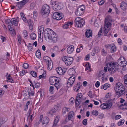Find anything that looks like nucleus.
Segmentation results:
<instances>
[{
	"label": "nucleus",
	"instance_id": "obj_19",
	"mask_svg": "<svg viewBox=\"0 0 127 127\" xmlns=\"http://www.w3.org/2000/svg\"><path fill=\"white\" fill-rule=\"evenodd\" d=\"M68 75L71 76H75L76 72L74 69L73 68H71L68 70Z\"/></svg>",
	"mask_w": 127,
	"mask_h": 127
},
{
	"label": "nucleus",
	"instance_id": "obj_21",
	"mask_svg": "<svg viewBox=\"0 0 127 127\" xmlns=\"http://www.w3.org/2000/svg\"><path fill=\"white\" fill-rule=\"evenodd\" d=\"M19 21V18L18 17H17L16 19L13 18L11 19V22L15 26H17L18 25V23Z\"/></svg>",
	"mask_w": 127,
	"mask_h": 127
},
{
	"label": "nucleus",
	"instance_id": "obj_39",
	"mask_svg": "<svg viewBox=\"0 0 127 127\" xmlns=\"http://www.w3.org/2000/svg\"><path fill=\"white\" fill-rule=\"evenodd\" d=\"M20 15L22 20L24 21H25V20L26 19V18L24 13L23 12H21L20 13Z\"/></svg>",
	"mask_w": 127,
	"mask_h": 127
},
{
	"label": "nucleus",
	"instance_id": "obj_6",
	"mask_svg": "<svg viewBox=\"0 0 127 127\" xmlns=\"http://www.w3.org/2000/svg\"><path fill=\"white\" fill-rule=\"evenodd\" d=\"M111 25V24L109 21L108 19L106 18L105 20V25L103 31V33L105 34L104 35H106V34L108 32L109 28Z\"/></svg>",
	"mask_w": 127,
	"mask_h": 127
},
{
	"label": "nucleus",
	"instance_id": "obj_29",
	"mask_svg": "<svg viewBox=\"0 0 127 127\" xmlns=\"http://www.w3.org/2000/svg\"><path fill=\"white\" fill-rule=\"evenodd\" d=\"M59 116H57L55 118L54 120V124L52 126V127L55 126L57 125L59 121Z\"/></svg>",
	"mask_w": 127,
	"mask_h": 127
},
{
	"label": "nucleus",
	"instance_id": "obj_31",
	"mask_svg": "<svg viewBox=\"0 0 127 127\" xmlns=\"http://www.w3.org/2000/svg\"><path fill=\"white\" fill-rule=\"evenodd\" d=\"M127 5V4L125 2L123 1L121 3L120 7L121 9H124L125 8V7Z\"/></svg>",
	"mask_w": 127,
	"mask_h": 127
},
{
	"label": "nucleus",
	"instance_id": "obj_4",
	"mask_svg": "<svg viewBox=\"0 0 127 127\" xmlns=\"http://www.w3.org/2000/svg\"><path fill=\"white\" fill-rule=\"evenodd\" d=\"M85 20L82 18L79 17H77L75 20L74 24L77 27H82L85 23Z\"/></svg>",
	"mask_w": 127,
	"mask_h": 127
},
{
	"label": "nucleus",
	"instance_id": "obj_5",
	"mask_svg": "<svg viewBox=\"0 0 127 127\" xmlns=\"http://www.w3.org/2000/svg\"><path fill=\"white\" fill-rule=\"evenodd\" d=\"M43 60L46 63L48 69L49 70H51L53 68V63L51 59L48 56H45L43 57Z\"/></svg>",
	"mask_w": 127,
	"mask_h": 127
},
{
	"label": "nucleus",
	"instance_id": "obj_59",
	"mask_svg": "<svg viewBox=\"0 0 127 127\" xmlns=\"http://www.w3.org/2000/svg\"><path fill=\"white\" fill-rule=\"evenodd\" d=\"M90 56L89 54H87L85 57V60L86 61L88 60L90 58Z\"/></svg>",
	"mask_w": 127,
	"mask_h": 127
},
{
	"label": "nucleus",
	"instance_id": "obj_43",
	"mask_svg": "<svg viewBox=\"0 0 127 127\" xmlns=\"http://www.w3.org/2000/svg\"><path fill=\"white\" fill-rule=\"evenodd\" d=\"M57 109H55V108H54L51 111H50L48 113V114H50L51 115H52L53 113H55L57 111Z\"/></svg>",
	"mask_w": 127,
	"mask_h": 127
},
{
	"label": "nucleus",
	"instance_id": "obj_2",
	"mask_svg": "<svg viewBox=\"0 0 127 127\" xmlns=\"http://www.w3.org/2000/svg\"><path fill=\"white\" fill-rule=\"evenodd\" d=\"M59 78L56 77H51L49 78V82L51 85H54L57 90L60 89L61 85L59 83Z\"/></svg>",
	"mask_w": 127,
	"mask_h": 127
},
{
	"label": "nucleus",
	"instance_id": "obj_56",
	"mask_svg": "<svg viewBox=\"0 0 127 127\" xmlns=\"http://www.w3.org/2000/svg\"><path fill=\"white\" fill-rule=\"evenodd\" d=\"M87 120L86 119H84L83 121V124L85 125H87Z\"/></svg>",
	"mask_w": 127,
	"mask_h": 127
},
{
	"label": "nucleus",
	"instance_id": "obj_42",
	"mask_svg": "<svg viewBox=\"0 0 127 127\" xmlns=\"http://www.w3.org/2000/svg\"><path fill=\"white\" fill-rule=\"evenodd\" d=\"M124 60V61L120 62V63L122 64L121 66L122 67L125 66L127 64V62L125 61V59Z\"/></svg>",
	"mask_w": 127,
	"mask_h": 127
},
{
	"label": "nucleus",
	"instance_id": "obj_61",
	"mask_svg": "<svg viewBox=\"0 0 127 127\" xmlns=\"http://www.w3.org/2000/svg\"><path fill=\"white\" fill-rule=\"evenodd\" d=\"M32 110V109L31 108H30L29 111H28V113L29 114V116H28V118H29L30 116V115L31 114V112Z\"/></svg>",
	"mask_w": 127,
	"mask_h": 127
},
{
	"label": "nucleus",
	"instance_id": "obj_32",
	"mask_svg": "<svg viewBox=\"0 0 127 127\" xmlns=\"http://www.w3.org/2000/svg\"><path fill=\"white\" fill-rule=\"evenodd\" d=\"M75 14L76 15L79 16L83 14V12L78 8L77 11L75 12Z\"/></svg>",
	"mask_w": 127,
	"mask_h": 127
},
{
	"label": "nucleus",
	"instance_id": "obj_7",
	"mask_svg": "<svg viewBox=\"0 0 127 127\" xmlns=\"http://www.w3.org/2000/svg\"><path fill=\"white\" fill-rule=\"evenodd\" d=\"M53 8L55 10H58L63 7L62 4L60 2L55 1L52 2Z\"/></svg>",
	"mask_w": 127,
	"mask_h": 127
},
{
	"label": "nucleus",
	"instance_id": "obj_55",
	"mask_svg": "<svg viewBox=\"0 0 127 127\" xmlns=\"http://www.w3.org/2000/svg\"><path fill=\"white\" fill-rule=\"evenodd\" d=\"M102 28H101L99 31L98 33V36L99 37H100V36L101 35V33H102Z\"/></svg>",
	"mask_w": 127,
	"mask_h": 127
},
{
	"label": "nucleus",
	"instance_id": "obj_64",
	"mask_svg": "<svg viewBox=\"0 0 127 127\" xmlns=\"http://www.w3.org/2000/svg\"><path fill=\"white\" fill-rule=\"evenodd\" d=\"M121 117V115H116L115 116V119L116 120L119 119H120Z\"/></svg>",
	"mask_w": 127,
	"mask_h": 127
},
{
	"label": "nucleus",
	"instance_id": "obj_10",
	"mask_svg": "<svg viewBox=\"0 0 127 127\" xmlns=\"http://www.w3.org/2000/svg\"><path fill=\"white\" fill-rule=\"evenodd\" d=\"M115 91H120V92L122 93H124L125 91V87L120 83H117L115 87Z\"/></svg>",
	"mask_w": 127,
	"mask_h": 127
},
{
	"label": "nucleus",
	"instance_id": "obj_33",
	"mask_svg": "<svg viewBox=\"0 0 127 127\" xmlns=\"http://www.w3.org/2000/svg\"><path fill=\"white\" fill-rule=\"evenodd\" d=\"M5 22L6 24L8 25H10L12 26L13 24L11 22V20H10V19H7L5 20Z\"/></svg>",
	"mask_w": 127,
	"mask_h": 127
},
{
	"label": "nucleus",
	"instance_id": "obj_22",
	"mask_svg": "<svg viewBox=\"0 0 127 127\" xmlns=\"http://www.w3.org/2000/svg\"><path fill=\"white\" fill-rule=\"evenodd\" d=\"M74 50V46L71 45L69 46L67 49V52L69 54H71L73 52Z\"/></svg>",
	"mask_w": 127,
	"mask_h": 127
},
{
	"label": "nucleus",
	"instance_id": "obj_58",
	"mask_svg": "<svg viewBox=\"0 0 127 127\" xmlns=\"http://www.w3.org/2000/svg\"><path fill=\"white\" fill-rule=\"evenodd\" d=\"M29 44L30 45L28 46V49L29 51H31L32 50V46L31 45V43H29Z\"/></svg>",
	"mask_w": 127,
	"mask_h": 127
},
{
	"label": "nucleus",
	"instance_id": "obj_15",
	"mask_svg": "<svg viewBox=\"0 0 127 127\" xmlns=\"http://www.w3.org/2000/svg\"><path fill=\"white\" fill-rule=\"evenodd\" d=\"M53 17L54 19L58 20H61L63 18V16L61 14L58 12L54 13L53 14Z\"/></svg>",
	"mask_w": 127,
	"mask_h": 127
},
{
	"label": "nucleus",
	"instance_id": "obj_9",
	"mask_svg": "<svg viewBox=\"0 0 127 127\" xmlns=\"http://www.w3.org/2000/svg\"><path fill=\"white\" fill-rule=\"evenodd\" d=\"M50 8L49 6L47 4H45L43 5L41 9V12L43 13V15L46 14L47 16L50 13Z\"/></svg>",
	"mask_w": 127,
	"mask_h": 127
},
{
	"label": "nucleus",
	"instance_id": "obj_62",
	"mask_svg": "<svg viewBox=\"0 0 127 127\" xmlns=\"http://www.w3.org/2000/svg\"><path fill=\"white\" fill-rule=\"evenodd\" d=\"M31 9H33L35 6V4L34 3H31L30 5Z\"/></svg>",
	"mask_w": 127,
	"mask_h": 127
},
{
	"label": "nucleus",
	"instance_id": "obj_63",
	"mask_svg": "<svg viewBox=\"0 0 127 127\" xmlns=\"http://www.w3.org/2000/svg\"><path fill=\"white\" fill-rule=\"evenodd\" d=\"M54 89V86H51L49 88V91L50 92H52Z\"/></svg>",
	"mask_w": 127,
	"mask_h": 127
},
{
	"label": "nucleus",
	"instance_id": "obj_13",
	"mask_svg": "<svg viewBox=\"0 0 127 127\" xmlns=\"http://www.w3.org/2000/svg\"><path fill=\"white\" fill-rule=\"evenodd\" d=\"M28 1V0H23L20 2H18L16 5L17 9H21Z\"/></svg>",
	"mask_w": 127,
	"mask_h": 127
},
{
	"label": "nucleus",
	"instance_id": "obj_45",
	"mask_svg": "<svg viewBox=\"0 0 127 127\" xmlns=\"http://www.w3.org/2000/svg\"><path fill=\"white\" fill-rule=\"evenodd\" d=\"M23 33L24 37L26 38L28 35L27 31L25 30H24L23 31Z\"/></svg>",
	"mask_w": 127,
	"mask_h": 127
},
{
	"label": "nucleus",
	"instance_id": "obj_51",
	"mask_svg": "<svg viewBox=\"0 0 127 127\" xmlns=\"http://www.w3.org/2000/svg\"><path fill=\"white\" fill-rule=\"evenodd\" d=\"M74 101V99L73 97H71L69 100V103L71 104H72L73 103V101Z\"/></svg>",
	"mask_w": 127,
	"mask_h": 127
},
{
	"label": "nucleus",
	"instance_id": "obj_46",
	"mask_svg": "<svg viewBox=\"0 0 127 127\" xmlns=\"http://www.w3.org/2000/svg\"><path fill=\"white\" fill-rule=\"evenodd\" d=\"M35 55L37 57L39 58L41 56V53L39 50H37L35 53Z\"/></svg>",
	"mask_w": 127,
	"mask_h": 127
},
{
	"label": "nucleus",
	"instance_id": "obj_54",
	"mask_svg": "<svg viewBox=\"0 0 127 127\" xmlns=\"http://www.w3.org/2000/svg\"><path fill=\"white\" fill-rule=\"evenodd\" d=\"M20 73L21 75L23 76L26 74L27 72L26 71H25V70H22L21 71Z\"/></svg>",
	"mask_w": 127,
	"mask_h": 127
},
{
	"label": "nucleus",
	"instance_id": "obj_20",
	"mask_svg": "<svg viewBox=\"0 0 127 127\" xmlns=\"http://www.w3.org/2000/svg\"><path fill=\"white\" fill-rule=\"evenodd\" d=\"M105 73L103 71V70H101L98 75V76L100 77H101L102 78V80L104 81V79L106 75Z\"/></svg>",
	"mask_w": 127,
	"mask_h": 127
},
{
	"label": "nucleus",
	"instance_id": "obj_16",
	"mask_svg": "<svg viewBox=\"0 0 127 127\" xmlns=\"http://www.w3.org/2000/svg\"><path fill=\"white\" fill-rule=\"evenodd\" d=\"M49 121V120L48 117H43V119L41 120V123L43 124V127H45L47 125Z\"/></svg>",
	"mask_w": 127,
	"mask_h": 127
},
{
	"label": "nucleus",
	"instance_id": "obj_53",
	"mask_svg": "<svg viewBox=\"0 0 127 127\" xmlns=\"http://www.w3.org/2000/svg\"><path fill=\"white\" fill-rule=\"evenodd\" d=\"M0 38L2 41V42H3L4 41H5L6 40V39L5 37L2 35H1L0 36Z\"/></svg>",
	"mask_w": 127,
	"mask_h": 127
},
{
	"label": "nucleus",
	"instance_id": "obj_14",
	"mask_svg": "<svg viewBox=\"0 0 127 127\" xmlns=\"http://www.w3.org/2000/svg\"><path fill=\"white\" fill-rule=\"evenodd\" d=\"M75 76H70L68 80L67 85L71 87L75 81Z\"/></svg>",
	"mask_w": 127,
	"mask_h": 127
},
{
	"label": "nucleus",
	"instance_id": "obj_26",
	"mask_svg": "<svg viewBox=\"0 0 127 127\" xmlns=\"http://www.w3.org/2000/svg\"><path fill=\"white\" fill-rule=\"evenodd\" d=\"M110 87V85L108 83L105 84L101 86V89H103L104 90H106L108 88Z\"/></svg>",
	"mask_w": 127,
	"mask_h": 127
},
{
	"label": "nucleus",
	"instance_id": "obj_44",
	"mask_svg": "<svg viewBox=\"0 0 127 127\" xmlns=\"http://www.w3.org/2000/svg\"><path fill=\"white\" fill-rule=\"evenodd\" d=\"M116 46H112L111 49V52L112 53H114L116 51Z\"/></svg>",
	"mask_w": 127,
	"mask_h": 127
},
{
	"label": "nucleus",
	"instance_id": "obj_3",
	"mask_svg": "<svg viewBox=\"0 0 127 127\" xmlns=\"http://www.w3.org/2000/svg\"><path fill=\"white\" fill-rule=\"evenodd\" d=\"M110 67H108V70L110 74H114L118 69V66L114 62H111L109 63Z\"/></svg>",
	"mask_w": 127,
	"mask_h": 127
},
{
	"label": "nucleus",
	"instance_id": "obj_27",
	"mask_svg": "<svg viewBox=\"0 0 127 127\" xmlns=\"http://www.w3.org/2000/svg\"><path fill=\"white\" fill-rule=\"evenodd\" d=\"M80 83H78L76 85H75L74 90L75 91L77 92L80 89Z\"/></svg>",
	"mask_w": 127,
	"mask_h": 127
},
{
	"label": "nucleus",
	"instance_id": "obj_34",
	"mask_svg": "<svg viewBox=\"0 0 127 127\" xmlns=\"http://www.w3.org/2000/svg\"><path fill=\"white\" fill-rule=\"evenodd\" d=\"M83 45H82L78 46L76 50L77 52V53L80 52V51L83 49Z\"/></svg>",
	"mask_w": 127,
	"mask_h": 127
},
{
	"label": "nucleus",
	"instance_id": "obj_17",
	"mask_svg": "<svg viewBox=\"0 0 127 127\" xmlns=\"http://www.w3.org/2000/svg\"><path fill=\"white\" fill-rule=\"evenodd\" d=\"M26 23H27L29 27V28L31 30H32L33 29V23L30 19L27 20V19L24 21Z\"/></svg>",
	"mask_w": 127,
	"mask_h": 127
},
{
	"label": "nucleus",
	"instance_id": "obj_49",
	"mask_svg": "<svg viewBox=\"0 0 127 127\" xmlns=\"http://www.w3.org/2000/svg\"><path fill=\"white\" fill-rule=\"evenodd\" d=\"M31 74L33 77H36L37 76L36 73L34 71H31Z\"/></svg>",
	"mask_w": 127,
	"mask_h": 127
},
{
	"label": "nucleus",
	"instance_id": "obj_11",
	"mask_svg": "<svg viewBox=\"0 0 127 127\" xmlns=\"http://www.w3.org/2000/svg\"><path fill=\"white\" fill-rule=\"evenodd\" d=\"M112 105V102L111 101H108L107 102L101 104L100 106L103 109H109L111 108Z\"/></svg>",
	"mask_w": 127,
	"mask_h": 127
},
{
	"label": "nucleus",
	"instance_id": "obj_57",
	"mask_svg": "<svg viewBox=\"0 0 127 127\" xmlns=\"http://www.w3.org/2000/svg\"><path fill=\"white\" fill-rule=\"evenodd\" d=\"M37 15V11H34L33 12V17L34 18H35Z\"/></svg>",
	"mask_w": 127,
	"mask_h": 127
},
{
	"label": "nucleus",
	"instance_id": "obj_36",
	"mask_svg": "<svg viewBox=\"0 0 127 127\" xmlns=\"http://www.w3.org/2000/svg\"><path fill=\"white\" fill-rule=\"evenodd\" d=\"M44 29L43 27H42L41 26H39L38 27V32H40L39 34L40 35H41V32L42 31V33L43 34V32L44 31Z\"/></svg>",
	"mask_w": 127,
	"mask_h": 127
},
{
	"label": "nucleus",
	"instance_id": "obj_18",
	"mask_svg": "<svg viewBox=\"0 0 127 127\" xmlns=\"http://www.w3.org/2000/svg\"><path fill=\"white\" fill-rule=\"evenodd\" d=\"M56 71L57 73L59 75H62L65 72L64 71L62 68L61 67H57L56 69Z\"/></svg>",
	"mask_w": 127,
	"mask_h": 127
},
{
	"label": "nucleus",
	"instance_id": "obj_12",
	"mask_svg": "<svg viewBox=\"0 0 127 127\" xmlns=\"http://www.w3.org/2000/svg\"><path fill=\"white\" fill-rule=\"evenodd\" d=\"M82 94L80 93H78L76 96L75 99V105L77 107H78L80 104L81 99L82 97Z\"/></svg>",
	"mask_w": 127,
	"mask_h": 127
},
{
	"label": "nucleus",
	"instance_id": "obj_41",
	"mask_svg": "<svg viewBox=\"0 0 127 127\" xmlns=\"http://www.w3.org/2000/svg\"><path fill=\"white\" fill-rule=\"evenodd\" d=\"M125 120L124 119H122L118 123V126H120L122 125L124 123Z\"/></svg>",
	"mask_w": 127,
	"mask_h": 127
},
{
	"label": "nucleus",
	"instance_id": "obj_60",
	"mask_svg": "<svg viewBox=\"0 0 127 127\" xmlns=\"http://www.w3.org/2000/svg\"><path fill=\"white\" fill-rule=\"evenodd\" d=\"M68 26L66 23H65V24L63 26V28L64 29H67L68 28Z\"/></svg>",
	"mask_w": 127,
	"mask_h": 127
},
{
	"label": "nucleus",
	"instance_id": "obj_50",
	"mask_svg": "<svg viewBox=\"0 0 127 127\" xmlns=\"http://www.w3.org/2000/svg\"><path fill=\"white\" fill-rule=\"evenodd\" d=\"M46 73V72H44L42 75H40L39 76V78L41 79L43 78L44 77H45L46 76L45 74Z\"/></svg>",
	"mask_w": 127,
	"mask_h": 127
},
{
	"label": "nucleus",
	"instance_id": "obj_8",
	"mask_svg": "<svg viewBox=\"0 0 127 127\" xmlns=\"http://www.w3.org/2000/svg\"><path fill=\"white\" fill-rule=\"evenodd\" d=\"M62 58V60L64 62L65 64L67 66L70 65L73 60V58L71 57H68L66 56H63Z\"/></svg>",
	"mask_w": 127,
	"mask_h": 127
},
{
	"label": "nucleus",
	"instance_id": "obj_23",
	"mask_svg": "<svg viewBox=\"0 0 127 127\" xmlns=\"http://www.w3.org/2000/svg\"><path fill=\"white\" fill-rule=\"evenodd\" d=\"M8 73H7V75H5V77L7 78V81L8 82H10L11 83H14V81L12 79V77H11L10 74H9L7 76Z\"/></svg>",
	"mask_w": 127,
	"mask_h": 127
},
{
	"label": "nucleus",
	"instance_id": "obj_35",
	"mask_svg": "<svg viewBox=\"0 0 127 127\" xmlns=\"http://www.w3.org/2000/svg\"><path fill=\"white\" fill-rule=\"evenodd\" d=\"M116 92V94L117 97L122 96L124 93H122L120 92V91H115Z\"/></svg>",
	"mask_w": 127,
	"mask_h": 127
},
{
	"label": "nucleus",
	"instance_id": "obj_30",
	"mask_svg": "<svg viewBox=\"0 0 127 127\" xmlns=\"http://www.w3.org/2000/svg\"><path fill=\"white\" fill-rule=\"evenodd\" d=\"M74 116V112L73 111H71L69 113L68 118L69 120H70L71 118L73 117Z\"/></svg>",
	"mask_w": 127,
	"mask_h": 127
},
{
	"label": "nucleus",
	"instance_id": "obj_28",
	"mask_svg": "<svg viewBox=\"0 0 127 127\" xmlns=\"http://www.w3.org/2000/svg\"><path fill=\"white\" fill-rule=\"evenodd\" d=\"M85 66L86 67V68L85 69L86 71L88 70L89 71H91V65L89 63H87L85 65Z\"/></svg>",
	"mask_w": 127,
	"mask_h": 127
},
{
	"label": "nucleus",
	"instance_id": "obj_24",
	"mask_svg": "<svg viewBox=\"0 0 127 127\" xmlns=\"http://www.w3.org/2000/svg\"><path fill=\"white\" fill-rule=\"evenodd\" d=\"M92 31L90 30H86L85 33V35L87 37V38L89 37L90 36H92Z\"/></svg>",
	"mask_w": 127,
	"mask_h": 127
},
{
	"label": "nucleus",
	"instance_id": "obj_1",
	"mask_svg": "<svg viewBox=\"0 0 127 127\" xmlns=\"http://www.w3.org/2000/svg\"><path fill=\"white\" fill-rule=\"evenodd\" d=\"M43 35L45 38L51 40L54 42L57 41V35L51 29H46L43 32Z\"/></svg>",
	"mask_w": 127,
	"mask_h": 127
},
{
	"label": "nucleus",
	"instance_id": "obj_40",
	"mask_svg": "<svg viewBox=\"0 0 127 127\" xmlns=\"http://www.w3.org/2000/svg\"><path fill=\"white\" fill-rule=\"evenodd\" d=\"M124 82L126 87H127V74L125 75L124 77Z\"/></svg>",
	"mask_w": 127,
	"mask_h": 127
},
{
	"label": "nucleus",
	"instance_id": "obj_52",
	"mask_svg": "<svg viewBox=\"0 0 127 127\" xmlns=\"http://www.w3.org/2000/svg\"><path fill=\"white\" fill-rule=\"evenodd\" d=\"M29 65L27 63H24L23 64V67L24 68L27 69L29 67Z\"/></svg>",
	"mask_w": 127,
	"mask_h": 127
},
{
	"label": "nucleus",
	"instance_id": "obj_25",
	"mask_svg": "<svg viewBox=\"0 0 127 127\" xmlns=\"http://www.w3.org/2000/svg\"><path fill=\"white\" fill-rule=\"evenodd\" d=\"M69 108L66 107L63 108L62 110L63 115H64L67 114L68 111H69Z\"/></svg>",
	"mask_w": 127,
	"mask_h": 127
},
{
	"label": "nucleus",
	"instance_id": "obj_37",
	"mask_svg": "<svg viewBox=\"0 0 127 127\" xmlns=\"http://www.w3.org/2000/svg\"><path fill=\"white\" fill-rule=\"evenodd\" d=\"M38 66L36 67V69H38L39 68H40L41 69H42V68L43 67V64L42 63H37Z\"/></svg>",
	"mask_w": 127,
	"mask_h": 127
},
{
	"label": "nucleus",
	"instance_id": "obj_48",
	"mask_svg": "<svg viewBox=\"0 0 127 127\" xmlns=\"http://www.w3.org/2000/svg\"><path fill=\"white\" fill-rule=\"evenodd\" d=\"M85 6L84 5H82L78 8L79 10H80L81 11H83L85 9Z\"/></svg>",
	"mask_w": 127,
	"mask_h": 127
},
{
	"label": "nucleus",
	"instance_id": "obj_38",
	"mask_svg": "<svg viewBox=\"0 0 127 127\" xmlns=\"http://www.w3.org/2000/svg\"><path fill=\"white\" fill-rule=\"evenodd\" d=\"M36 35L34 33H32L30 35V37L32 40L35 39L36 38Z\"/></svg>",
	"mask_w": 127,
	"mask_h": 127
},
{
	"label": "nucleus",
	"instance_id": "obj_47",
	"mask_svg": "<svg viewBox=\"0 0 127 127\" xmlns=\"http://www.w3.org/2000/svg\"><path fill=\"white\" fill-rule=\"evenodd\" d=\"M29 97L31 96H33L34 95V92L33 91H31V92L30 91L28 93Z\"/></svg>",
	"mask_w": 127,
	"mask_h": 127
}]
</instances>
